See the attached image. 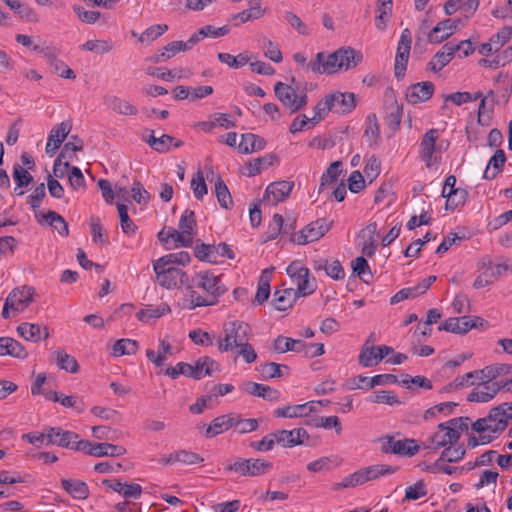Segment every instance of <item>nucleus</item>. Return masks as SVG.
<instances>
[{
    "label": "nucleus",
    "instance_id": "nucleus-28",
    "mask_svg": "<svg viewBox=\"0 0 512 512\" xmlns=\"http://www.w3.org/2000/svg\"><path fill=\"white\" fill-rule=\"evenodd\" d=\"M457 27V21L454 19H445L437 23V25L428 34L430 43H441L448 39Z\"/></svg>",
    "mask_w": 512,
    "mask_h": 512
},
{
    "label": "nucleus",
    "instance_id": "nucleus-6",
    "mask_svg": "<svg viewBox=\"0 0 512 512\" xmlns=\"http://www.w3.org/2000/svg\"><path fill=\"white\" fill-rule=\"evenodd\" d=\"M153 269L160 286L166 289L187 288L189 277L182 269L160 259L154 262Z\"/></svg>",
    "mask_w": 512,
    "mask_h": 512
},
{
    "label": "nucleus",
    "instance_id": "nucleus-53",
    "mask_svg": "<svg viewBox=\"0 0 512 512\" xmlns=\"http://www.w3.org/2000/svg\"><path fill=\"white\" fill-rule=\"evenodd\" d=\"M467 191L465 189L459 188L457 190H448L446 194V210H454L459 206L464 205L467 199Z\"/></svg>",
    "mask_w": 512,
    "mask_h": 512
},
{
    "label": "nucleus",
    "instance_id": "nucleus-12",
    "mask_svg": "<svg viewBox=\"0 0 512 512\" xmlns=\"http://www.w3.org/2000/svg\"><path fill=\"white\" fill-rule=\"evenodd\" d=\"M274 93L282 105L289 110L290 114L301 110L308 102V96L305 92L297 94L292 86L280 81L275 84Z\"/></svg>",
    "mask_w": 512,
    "mask_h": 512
},
{
    "label": "nucleus",
    "instance_id": "nucleus-43",
    "mask_svg": "<svg viewBox=\"0 0 512 512\" xmlns=\"http://www.w3.org/2000/svg\"><path fill=\"white\" fill-rule=\"evenodd\" d=\"M512 38V27L505 26L502 27L496 34L492 35L489 39V43L496 53L495 56H498L500 52L503 51V47L507 44Z\"/></svg>",
    "mask_w": 512,
    "mask_h": 512
},
{
    "label": "nucleus",
    "instance_id": "nucleus-45",
    "mask_svg": "<svg viewBox=\"0 0 512 512\" xmlns=\"http://www.w3.org/2000/svg\"><path fill=\"white\" fill-rule=\"evenodd\" d=\"M342 173V162L335 161L332 162L327 170L323 173L320 180L319 185V193L323 191V189L327 186L335 182L340 174Z\"/></svg>",
    "mask_w": 512,
    "mask_h": 512
},
{
    "label": "nucleus",
    "instance_id": "nucleus-17",
    "mask_svg": "<svg viewBox=\"0 0 512 512\" xmlns=\"http://www.w3.org/2000/svg\"><path fill=\"white\" fill-rule=\"evenodd\" d=\"M435 91V85L430 81L410 85L406 90V99L415 105L429 100Z\"/></svg>",
    "mask_w": 512,
    "mask_h": 512
},
{
    "label": "nucleus",
    "instance_id": "nucleus-51",
    "mask_svg": "<svg viewBox=\"0 0 512 512\" xmlns=\"http://www.w3.org/2000/svg\"><path fill=\"white\" fill-rule=\"evenodd\" d=\"M422 448V444L419 445L415 439L405 438L403 440H397L396 455L412 457L418 453Z\"/></svg>",
    "mask_w": 512,
    "mask_h": 512
},
{
    "label": "nucleus",
    "instance_id": "nucleus-14",
    "mask_svg": "<svg viewBox=\"0 0 512 512\" xmlns=\"http://www.w3.org/2000/svg\"><path fill=\"white\" fill-rule=\"evenodd\" d=\"M332 222L322 218L317 219L305 226L299 233L294 234L291 240L298 244L304 245L322 238L331 228Z\"/></svg>",
    "mask_w": 512,
    "mask_h": 512
},
{
    "label": "nucleus",
    "instance_id": "nucleus-60",
    "mask_svg": "<svg viewBox=\"0 0 512 512\" xmlns=\"http://www.w3.org/2000/svg\"><path fill=\"white\" fill-rule=\"evenodd\" d=\"M359 364L363 367H372L377 365V347L364 344L359 354Z\"/></svg>",
    "mask_w": 512,
    "mask_h": 512
},
{
    "label": "nucleus",
    "instance_id": "nucleus-33",
    "mask_svg": "<svg viewBox=\"0 0 512 512\" xmlns=\"http://www.w3.org/2000/svg\"><path fill=\"white\" fill-rule=\"evenodd\" d=\"M273 296L274 307L279 311L291 308L299 297L293 288L276 289Z\"/></svg>",
    "mask_w": 512,
    "mask_h": 512
},
{
    "label": "nucleus",
    "instance_id": "nucleus-61",
    "mask_svg": "<svg viewBox=\"0 0 512 512\" xmlns=\"http://www.w3.org/2000/svg\"><path fill=\"white\" fill-rule=\"evenodd\" d=\"M32 51L41 54L48 62L49 65L52 63H55L56 65L62 66L60 63V59H58V56L60 54V50L54 46V45H35L32 47Z\"/></svg>",
    "mask_w": 512,
    "mask_h": 512
},
{
    "label": "nucleus",
    "instance_id": "nucleus-32",
    "mask_svg": "<svg viewBox=\"0 0 512 512\" xmlns=\"http://www.w3.org/2000/svg\"><path fill=\"white\" fill-rule=\"evenodd\" d=\"M10 355L15 358L25 359L28 352L17 340L10 337H0V356Z\"/></svg>",
    "mask_w": 512,
    "mask_h": 512
},
{
    "label": "nucleus",
    "instance_id": "nucleus-36",
    "mask_svg": "<svg viewBox=\"0 0 512 512\" xmlns=\"http://www.w3.org/2000/svg\"><path fill=\"white\" fill-rule=\"evenodd\" d=\"M43 220L38 219L39 224H47L53 227L59 235L67 237L69 235L68 223L65 219L55 211L49 210L46 214L42 215Z\"/></svg>",
    "mask_w": 512,
    "mask_h": 512
},
{
    "label": "nucleus",
    "instance_id": "nucleus-24",
    "mask_svg": "<svg viewBox=\"0 0 512 512\" xmlns=\"http://www.w3.org/2000/svg\"><path fill=\"white\" fill-rule=\"evenodd\" d=\"M501 390L500 384L493 381H485L475 387L467 397L470 402H488Z\"/></svg>",
    "mask_w": 512,
    "mask_h": 512
},
{
    "label": "nucleus",
    "instance_id": "nucleus-13",
    "mask_svg": "<svg viewBox=\"0 0 512 512\" xmlns=\"http://www.w3.org/2000/svg\"><path fill=\"white\" fill-rule=\"evenodd\" d=\"M460 438V432L446 422L438 425V431L422 442L423 449L436 451L442 447L455 444Z\"/></svg>",
    "mask_w": 512,
    "mask_h": 512
},
{
    "label": "nucleus",
    "instance_id": "nucleus-37",
    "mask_svg": "<svg viewBox=\"0 0 512 512\" xmlns=\"http://www.w3.org/2000/svg\"><path fill=\"white\" fill-rule=\"evenodd\" d=\"M265 140L252 133L242 134L238 149L243 154H249L260 151L265 147Z\"/></svg>",
    "mask_w": 512,
    "mask_h": 512
},
{
    "label": "nucleus",
    "instance_id": "nucleus-3",
    "mask_svg": "<svg viewBox=\"0 0 512 512\" xmlns=\"http://www.w3.org/2000/svg\"><path fill=\"white\" fill-rule=\"evenodd\" d=\"M356 107V96L352 92L334 91L324 96L314 106L312 120L321 121L329 112L344 115Z\"/></svg>",
    "mask_w": 512,
    "mask_h": 512
},
{
    "label": "nucleus",
    "instance_id": "nucleus-38",
    "mask_svg": "<svg viewBox=\"0 0 512 512\" xmlns=\"http://www.w3.org/2000/svg\"><path fill=\"white\" fill-rule=\"evenodd\" d=\"M12 11L19 15L27 22L36 23L39 21L37 13L28 4L22 3L20 0H1Z\"/></svg>",
    "mask_w": 512,
    "mask_h": 512
},
{
    "label": "nucleus",
    "instance_id": "nucleus-8",
    "mask_svg": "<svg viewBox=\"0 0 512 512\" xmlns=\"http://www.w3.org/2000/svg\"><path fill=\"white\" fill-rule=\"evenodd\" d=\"M34 295L35 289L31 286L23 285L14 288L5 300L2 317L8 319L10 312H13V314L23 312L34 300Z\"/></svg>",
    "mask_w": 512,
    "mask_h": 512
},
{
    "label": "nucleus",
    "instance_id": "nucleus-18",
    "mask_svg": "<svg viewBox=\"0 0 512 512\" xmlns=\"http://www.w3.org/2000/svg\"><path fill=\"white\" fill-rule=\"evenodd\" d=\"M89 446L83 450V453L94 457H119L126 454V448L122 445L110 443H94L88 440Z\"/></svg>",
    "mask_w": 512,
    "mask_h": 512
},
{
    "label": "nucleus",
    "instance_id": "nucleus-52",
    "mask_svg": "<svg viewBox=\"0 0 512 512\" xmlns=\"http://www.w3.org/2000/svg\"><path fill=\"white\" fill-rule=\"evenodd\" d=\"M483 271L476 277L473 287L475 289L484 288L487 285L496 281L494 277V272L492 271V262L490 260L482 262Z\"/></svg>",
    "mask_w": 512,
    "mask_h": 512
},
{
    "label": "nucleus",
    "instance_id": "nucleus-47",
    "mask_svg": "<svg viewBox=\"0 0 512 512\" xmlns=\"http://www.w3.org/2000/svg\"><path fill=\"white\" fill-rule=\"evenodd\" d=\"M55 360L60 369L70 373H76L79 370V365L74 356L67 354L63 350L55 352Z\"/></svg>",
    "mask_w": 512,
    "mask_h": 512
},
{
    "label": "nucleus",
    "instance_id": "nucleus-35",
    "mask_svg": "<svg viewBox=\"0 0 512 512\" xmlns=\"http://www.w3.org/2000/svg\"><path fill=\"white\" fill-rule=\"evenodd\" d=\"M62 488L74 499L84 500L89 496L88 485L81 480L61 479Z\"/></svg>",
    "mask_w": 512,
    "mask_h": 512
},
{
    "label": "nucleus",
    "instance_id": "nucleus-54",
    "mask_svg": "<svg viewBox=\"0 0 512 512\" xmlns=\"http://www.w3.org/2000/svg\"><path fill=\"white\" fill-rule=\"evenodd\" d=\"M215 194L221 207L228 209L232 206L231 194L221 177L215 181Z\"/></svg>",
    "mask_w": 512,
    "mask_h": 512
},
{
    "label": "nucleus",
    "instance_id": "nucleus-1",
    "mask_svg": "<svg viewBox=\"0 0 512 512\" xmlns=\"http://www.w3.org/2000/svg\"><path fill=\"white\" fill-rule=\"evenodd\" d=\"M189 309L196 307L212 306L218 302L227 288L221 278L210 271H200L188 279Z\"/></svg>",
    "mask_w": 512,
    "mask_h": 512
},
{
    "label": "nucleus",
    "instance_id": "nucleus-62",
    "mask_svg": "<svg viewBox=\"0 0 512 512\" xmlns=\"http://www.w3.org/2000/svg\"><path fill=\"white\" fill-rule=\"evenodd\" d=\"M457 406H458V403H456V402H443V403L434 405L425 411L423 418H424V420L427 421V420H430V419L436 417L438 414H443L445 416L450 415L453 412L454 408Z\"/></svg>",
    "mask_w": 512,
    "mask_h": 512
},
{
    "label": "nucleus",
    "instance_id": "nucleus-29",
    "mask_svg": "<svg viewBox=\"0 0 512 512\" xmlns=\"http://www.w3.org/2000/svg\"><path fill=\"white\" fill-rule=\"evenodd\" d=\"M104 104L120 115L135 116L138 113V109L129 101L122 99L115 95L105 96Z\"/></svg>",
    "mask_w": 512,
    "mask_h": 512
},
{
    "label": "nucleus",
    "instance_id": "nucleus-39",
    "mask_svg": "<svg viewBox=\"0 0 512 512\" xmlns=\"http://www.w3.org/2000/svg\"><path fill=\"white\" fill-rule=\"evenodd\" d=\"M273 348L278 353H285L288 351L300 353L306 348V343L302 340H296L280 335L274 340Z\"/></svg>",
    "mask_w": 512,
    "mask_h": 512
},
{
    "label": "nucleus",
    "instance_id": "nucleus-27",
    "mask_svg": "<svg viewBox=\"0 0 512 512\" xmlns=\"http://www.w3.org/2000/svg\"><path fill=\"white\" fill-rule=\"evenodd\" d=\"M473 326H476V324L470 320V316L450 317L439 325L438 330L455 334H465L469 332Z\"/></svg>",
    "mask_w": 512,
    "mask_h": 512
},
{
    "label": "nucleus",
    "instance_id": "nucleus-44",
    "mask_svg": "<svg viewBox=\"0 0 512 512\" xmlns=\"http://www.w3.org/2000/svg\"><path fill=\"white\" fill-rule=\"evenodd\" d=\"M170 307L162 303L158 306H148L147 308L141 309L137 312V319L141 322H148L151 319L159 318L167 313H169Z\"/></svg>",
    "mask_w": 512,
    "mask_h": 512
},
{
    "label": "nucleus",
    "instance_id": "nucleus-5",
    "mask_svg": "<svg viewBox=\"0 0 512 512\" xmlns=\"http://www.w3.org/2000/svg\"><path fill=\"white\" fill-rule=\"evenodd\" d=\"M397 470V466L386 464H375L363 467L344 477L341 482L335 485V489L339 490L361 486L369 481H374L383 476L394 474Z\"/></svg>",
    "mask_w": 512,
    "mask_h": 512
},
{
    "label": "nucleus",
    "instance_id": "nucleus-9",
    "mask_svg": "<svg viewBox=\"0 0 512 512\" xmlns=\"http://www.w3.org/2000/svg\"><path fill=\"white\" fill-rule=\"evenodd\" d=\"M286 273L296 285L297 288L294 291L299 297L311 295L316 291V280L315 278L310 279L309 269L301 261L291 262L286 268Z\"/></svg>",
    "mask_w": 512,
    "mask_h": 512
},
{
    "label": "nucleus",
    "instance_id": "nucleus-34",
    "mask_svg": "<svg viewBox=\"0 0 512 512\" xmlns=\"http://www.w3.org/2000/svg\"><path fill=\"white\" fill-rule=\"evenodd\" d=\"M505 162V152L502 149H497L494 155L488 161V164L483 173V178L486 180L495 179L497 175L502 172Z\"/></svg>",
    "mask_w": 512,
    "mask_h": 512
},
{
    "label": "nucleus",
    "instance_id": "nucleus-59",
    "mask_svg": "<svg viewBox=\"0 0 512 512\" xmlns=\"http://www.w3.org/2000/svg\"><path fill=\"white\" fill-rule=\"evenodd\" d=\"M282 368L289 371V367L284 364H277L275 362H268V363L262 364L260 366L261 377L264 380H268V379H272V378H280L284 375L281 370Z\"/></svg>",
    "mask_w": 512,
    "mask_h": 512
},
{
    "label": "nucleus",
    "instance_id": "nucleus-55",
    "mask_svg": "<svg viewBox=\"0 0 512 512\" xmlns=\"http://www.w3.org/2000/svg\"><path fill=\"white\" fill-rule=\"evenodd\" d=\"M90 228L92 234V240L94 243H99L101 245L108 244V235L101 224L100 218L96 216H91L90 218Z\"/></svg>",
    "mask_w": 512,
    "mask_h": 512
},
{
    "label": "nucleus",
    "instance_id": "nucleus-49",
    "mask_svg": "<svg viewBox=\"0 0 512 512\" xmlns=\"http://www.w3.org/2000/svg\"><path fill=\"white\" fill-rule=\"evenodd\" d=\"M139 345L136 340L132 339H119L113 345V355L114 356H123V355H134L138 351Z\"/></svg>",
    "mask_w": 512,
    "mask_h": 512
},
{
    "label": "nucleus",
    "instance_id": "nucleus-11",
    "mask_svg": "<svg viewBox=\"0 0 512 512\" xmlns=\"http://www.w3.org/2000/svg\"><path fill=\"white\" fill-rule=\"evenodd\" d=\"M48 442L46 446L57 445L62 448L83 452L89 446L88 440H79V435L73 431L64 430L61 427L48 426Z\"/></svg>",
    "mask_w": 512,
    "mask_h": 512
},
{
    "label": "nucleus",
    "instance_id": "nucleus-16",
    "mask_svg": "<svg viewBox=\"0 0 512 512\" xmlns=\"http://www.w3.org/2000/svg\"><path fill=\"white\" fill-rule=\"evenodd\" d=\"M293 187V181L282 180L270 183L265 190L264 200L269 201L272 205L278 204L290 195Z\"/></svg>",
    "mask_w": 512,
    "mask_h": 512
},
{
    "label": "nucleus",
    "instance_id": "nucleus-42",
    "mask_svg": "<svg viewBox=\"0 0 512 512\" xmlns=\"http://www.w3.org/2000/svg\"><path fill=\"white\" fill-rule=\"evenodd\" d=\"M284 220L282 215L280 214H274L272 217L271 222L268 225L267 231H266V240H274L278 237V235L283 231L284 233H289L294 229L293 225H290L288 228V225L285 227L283 226Z\"/></svg>",
    "mask_w": 512,
    "mask_h": 512
},
{
    "label": "nucleus",
    "instance_id": "nucleus-63",
    "mask_svg": "<svg viewBox=\"0 0 512 512\" xmlns=\"http://www.w3.org/2000/svg\"><path fill=\"white\" fill-rule=\"evenodd\" d=\"M371 403H382L388 405L400 404L398 396L392 391L378 390L367 398Z\"/></svg>",
    "mask_w": 512,
    "mask_h": 512
},
{
    "label": "nucleus",
    "instance_id": "nucleus-2",
    "mask_svg": "<svg viewBox=\"0 0 512 512\" xmlns=\"http://www.w3.org/2000/svg\"><path fill=\"white\" fill-rule=\"evenodd\" d=\"M362 59L361 52L351 47H340L332 53L318 52L310 67L314 74L333 75L356 67Z\"/></svg>",
    "mask_w": 512,
    "mask_h": 512
},
{
    "label": "nucleus",
    "instance_id": "nucleus-21",
    "mask_svg": "<svg viewBox=\"0 0 512 512\" xmlns=\"http://www.w3.org/2000/svg\"><path fill=\"white\" fill-rule=\"evenodd\" d=\"M457 48L453 47V42L445 43L442 48L432 57L427 64V71L434 73L444 68L454 57Z\"/></svg>",
    "mask_w": 512,
    "mask_h": 512
},
{
    "label": "nucleus",
    "instance_id": "nucleus-26",
    "mask_svg": "<svg viewBox=\"0 0 512 512\" xmlns=\"http://www.w3.org/2000/svg\"><path fill=\"white\" fill-rule=\"evenodd\" d=\"M243 389L247 394L261 397L267 401L277 402L281 398V393L277 389L252 381L245 382Z\"/></svg>",
    "mask_w": 512,
    "mask_h": 512
},
{
    "label": "nucleus",
    "instance_id": "nucleus-46",
    "mask_svg": "<svg viewBox=\"0 0 512 512\" xmlns=\"http://www.w3.org/2000/svg\"><path fill=\"white\" fill-rule=\"evenodd\" d=\"M259 420L255 418L243 419L240 414L233 413V427L240 434L256 431Z\"/></svg>",
    "mask_w": 512,
    "mask_h": 512
},
{
    "label": "nucleus",
    "instance_id": "nucleus-7",
    "mask_svg": "<svg viewBox=\"0 0 512 512\" xmlns=\"http://www.w3.org/2000/svg\"><path fill=\"white\" fill-rule=\"evenodd\" d=\"M507 425L506 410L503 405H498L492 408L486 417L477 419L472 424V429L477 433H486L497 437L506 429Z\"/></svg>",
    "mask_w": 512,
    "mask_h": 512
},
{
    "label": "nucleus",
    "instance_id": "nucleus-56",
    "mask_svg": "<svg viewBox=\"0 0 512 512\" xmlns=\"http://www.w3.org/2000/svg\"><path fill=\"white\" fill-rule=\"evenodd\" d=\"M117 210L119 213L120 225H121L122 231L128 236L134 235L136 233L137 226L130 219V217L128 215L127 206L125 204L118 203Z\"/></svg>",
    "mask_w": 512,
    "mask_h": 512
},
{
    "label": "nucleus",
    "instance_id": "nucleus-64",
    "mask_svg": "<svg viewBox=\"0 0 512 512\" xmlns=\"http://www.w3.org/2000/svg\"><path fill=\"white\" fill-rule=\"evenodd\" d=\"M482 97L480 91L472 94L470 92H455L445 96V102L451 101L453 104L460 106L464 103L474 102Z\"/></svg>",
    "mask_w": 512,
    "mask_h": 512
},
{
    "label": "nucleus",
    "instance_id": "nucleus-30",
    "mask_svg": "<svg viewBox=\"0 0 512 512\" xmlns=\"http://www.w3.org/2000/svg\"><path fill=\"white\" fill-rule=\"evenodd\" d=\"M17 331L21 337L32 342H38L49 337L48 328L41 327L39 324L24 322L17 327Z\"/></svg>",
    "mask_w": 512,
    "mask_h": 512
},
{
    "label": "nucleus",
    "instance_id": "nucleus-50",
    "mask_svg": "<svg viewBox=\"0 0 512 512\" xmlns=\"http://www.w3.org/2000/svg\"><path fill=\"white\" fill-rule=\"evenodd\" d=\"M113 47L112 40H88L80 46V49L102 55L109 53Z\"/></svg>",
    "mask_w": 512,
    "mask_h": 512
},
{
    "label": "nucleus",
    "instance_id": "nucleus-19",
    "mask_svg": "<svg viewBox=\"0 0 512 512\" xmlns=\"http://www.w3.org/2000/svg\"><path fill=\"white\" fill-rule=\"evenodd\" d=\"M70 131L71 124L67 121L61 122L53 127L47 139L46 153L52 156L60 148Z\"/></svg>",
    "mask_w": 512,
    "mask_h": 512
},
{
    "label": "nucleus",
    "instance_id": "nucleus-23",
    "mask_svg": "<svg viewBox=\"0 0 512 512\" xmlns=\"http://www.w3.org/2000/svg\"><path fill=\"white\" fill-rule=\"evenodd\" d=\"M218 362L209 356L198 358L194 364H190V378L200 380L205 376L212 375L213 372L219 371Z\"/></svg>",
    "mask_w": 512,
    "mask_h": 512
},
{
    "label": "nucleus",
    "instance_id": "nucleus-31",
    "mask_svg": "<svg viewBox=\"0 0 512 512\" xmlns=\"http://www.w3.org/2000/svg\"><path fill=\"white\" fill-rule=\"evenodd\" d=\"M233 427V413L224 414L214 418L206 427L204 436L213 438Z\"/></svg>",
    "mask_w": 512,
    "mask_h": 512
},
{
    "label": "nucleus",
    "instance_id": "nucleus-57",
    "mask_svg": "<svg viewBox=\"0 0 512 512\" xmlns=\"http://www.w3.org/2000/svg\"><path fill=\"white\" fill-rule=\"evenodd\" d=\"M480 373L483 377L488 378L489 381L494 380L498 376L512 373V364H494L484 367Z\"/></svg>",
    "mask_w": 512,
    "mask_h": 512
},
{
    "label": "nucleus",
    "instance_id": "nucleus-48",
    "mask_svg": "<svg viewBox=\"0 0 512 512\" xmlns=\"http://www.w3.org/2000/svg\"><path fill=\"white\" fill-rule=\"evenodd\" d=\"M387 114L385 116V123L392 131H396L400 127L403 107L398 105L397 102L392 103L387 108Z\"/></svg>",
    "mask_w": 512,
    "mask_h": 512
},
{
    "label": "nucleus",
    "instance_id": "nucleus-15",
    "mask_svg": "<svg viewBox=\"0 0 512 512\" xmlns=\"http://www.w3.org/2000/svg\"><path fill=\"white\" fill-rule=\"evenodd\" d=\"M411 32L408 28H405L401 32V36L397 46V52L395 56L394 73L395 77L399 80L405 75L407 63L411 50Z\"/></svg>",
    "mask_w": 512,
    "mask_h": 512
},
{
    "label": "nucleus",
    "instance_id": "nucleus-25",
    "mask_svg": "<svg viewBox=\"0 0 512 512\" xmlns=\"http://www.w3.org/2000/svg\"><path fill=\"white\" fill-rule=\"evenodd\" d=\"M316 411V402L310 401L304 404L298 405H287L283 407H278L274 411V415L276 417L283 418H297V417H305L310 413Z\"/></svg>",
    "mask_w": 512,
    "mask_h": 512
},
{
    "label": "nucleus",
    "instance_id": "nucleus-10",
    "mask_svg": "<svg viewBox=\"0 0 512 512\" xmlns=\"http://www.w3.org/2000/svg\"><path fill=\"white\" fill-rule=\"evenodd\" d=\"M273 468V464L270 461L264 459L255 458H237L235 462L227 465L225 469L227 471H233L244 477H257L262 476L270 472Z\"/></svg>",
    "mask_w": 512,
    "mask_h": 512
},
{
    "label": "nucleus",
    "instance_id": "nucleus-58",
    "mask_svg": "<svg viewBox=\"0 0 512 512\" xmlns=\"http://www.w3.org/2000/svg\"><path fill=\"white\" fill-rule=\"evenodd\" d=\"M217 58L221 63H224L233 69H239L249 62V57L243 53L233 56L229 53L220 52L218 53Z\"/></svg>",
    "mask_w": 512,
    "mask_h": 512
},
{
    "label": "nucleus",
    "instance_id": "nucleus-41",
    "mask_svg": "<svg viewBox=\"0 0 512 512\" xmlns=\"http://www.w3.org/2000/svg\"><path fill=\"white\" fill-rule=\"evenodd\" d=\"M263 14L264 10L261 8L260 2L256 1L255 3L250 2V7L248 9L233 14L231 18L233 20H239V22L235 23V25H239L250 20L259 19L263 16Z\"/></svg>",
    "mask_w": 512,
    "mask_h": 512
},
{
    "label": "nucleus",
    "instance_id": "nucleus-4",
    "mask_svg": "<svg viewBox=\"0 0 512 512\" xmlns=\"http://www.w3.org/2000/svg\"><path fill=\"white\" fill-rule=\"evenodd\" d=\"M251 327L248 323L233 320L223 325L222 333L217 337V348L221 353L234 351L238 346L250 340Z\"/></svg>",
    "mask_w": 512,
    "mask_h": 512
},
{
    "label": "nucleus",
    "instance_id": "nucleus-20",
    "mask_svg": "<svg viewBox=\"0 0 512 512\" xmlns=\"http://www.w3.org/2000/svg\"><path fill=\"white\" fill-rule=\"evenodd\" d=\"M439 137L438 129H429L420 142V158L429 168L433 164V154L436 148V141Z\"/></svg>",
    "mask_w": 512,
    "mask_h": 512
},
{
    "label": "nucleus",
    "instance_id": "nucleus-40",
    "mask_svg": "<svg viewBox=\"0 0 512 512\" xmlns=\"http://www.w3.org/2000/svg\"><path fill=\"white\" fill-rule=\"evenodd\" d=\"M377 15L375 18V26L378 30L384 31L387 26V22L392 16V0H378L377 2Z\"/></svg>",
    "mask_w": 512,
    "mask_h": 512
},
{
    "label": "nucleus",
    "instance_id": "nucleus-22",
    "mask_svg": "<svg viewBox=\"0 0 512 512\" xmlns=\"http://www.w3.org/2000/svg\"><path fill=\"white\" fill-rule=\"evenodd\" d=\"M277 444L283 447H294L304 444V440L309 438L304 428H295L292 430H276Z\"/></svg>",
    "mask_w": 512,
    "mask_h": 512
}]
</instances>
